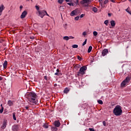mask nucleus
I'll return each mask as SVG.
<instances>
[{
  "instance_id": "1",
  "label": "nucleus",
  "mask_w": 131,
  "mask_h": 131,
  "mask_svg": "<svg viewBox=\"0 0 131 131\" xmlns=\"http://www.w3.org/2000/svg\"><path fill=\"white\" fill-rule=\"evenodd\" d=\"M27 96L28 101L30 102L29 103L31 104V105H32L33 104H36V103H37V100H36L37 95H36L35 93L33 92H30L27 94Z\"/></svg>"
},
{
  "instance_id": "2",
  "label": "nucleus",
  "mask_w": 131,
  "mask_h": 131,
  "mask_svg": "<svg viewBox=\"0 0 131 131\" xmlns=\"http://www.w3.org/2000/svg\"><path fill=\"white\" fill-rule=\"evenodd\" d=\"M113 114L116 116H120L122 115V107L119 105H116L113 110Z\"/></svg>"
},
{
  "instance_id": "3",
  "label": "nucleus",
  "mask_w": 131,
  "mask_h": 131,
  "mask_svg": "<svg viewBox=\"0 0 131 131\" xmlns=\"http://www.w3.org/2000/svg\"><path fill=\"white\" fill-rule=\"evenodd\" d=\"M130 77L127 76L125 78V79L121 82V86L122 88H124L126 84L129 83V81H130Z\"/></svg>"
},
{
  "instance_id": "4",
  "label": "nucleus",
  "mask_w": 131,
  "mask_h": 131,
  "mask_svg": "<svg viewBox=\"0 0 131 131\" xmlns=\"http://www.w3.org/2000/svg\"><path fill=\"white\" fill-rule=\"evenodd\" d=\"M87 68L85 66H83L81 68H80L79 72H77V75L78 76H80V75H83L84 74V71L86 70Z\"/></svg>"
},
{
  "instance_id": "5",
  "label": "nucleus",
  "mask_w": 131,
  "mask_h": 131,
  "mask_svg": "<svg viewBox=\"0 0 131 131\" xmlns=\"http://www.w3.org/2000/svg\"><path fill=\"white\" fill-rule=\"evenodd\" d=\"M47 14V11L46 10H40L38 11V16L41 18H43Z\"/></svg>"
},
{
  "instance_id": "6",
  "label": "nucleus",
  "mask_w": 131,
  "mask_h": 131,
  "mask_svg": "<svg viewBox=\"0 0 131 131\" xmlns=\"http://www.w3.org/2000/svg\"><path fill=\"white\" fill-rule=\"evenodd\" d=\"M8 124V121L7 120H5L2 124V126H1V128L2 129H5L7 127V125Z\"/></svg>"
},
{
  "instance_id": "7",
  "label": "nucleus",
  "mask_w": 131,
  "mask_h": 131,
  "mask_svg": "<svg viewBox=\"0 0 131 131\" xmlns=\"http://www.w3.org/2000/svg\"><path fill=\"white\" fill-rule=\"evenodd\" d=\"M108 53L109 51L108 50V49H105L102 52V56H103V57H104V56H106Z\"/></svg>"
},
{
  "instance_id": "8",
  "label": "nucleus",
  "mask_w": 131,
  "mask_h": 131,
  "mask_svg": "<svg viewBox=\"0 0 131 131\" xmlns=\"http://www.w3.org/2000/svg\"><path fill=\"white\" fill-rule=\"evenodd\" d=\"M73 38H74V37L72 36H66L63 37V39H64V40H69V39H73Z\"/></svg>"
},
{
  "instance_id": "9",
  "label": "nucleus",
  "mask_w": 131,
  "mask_h": 131,
  "mask_svg": "<svg viewBox=\"0 0 131 131\" xmlns=\"http://www.w3.org/2000/svg\"><path fill=\"white\" fill-rule=\"evenodd\" d=\"M70 15H71V16H77V9H75V10L72 11L71 12Z\"/></svg>"
},
{
  "instance_id": "10",
  "label": "nucleus",
  "mask_w": 131,
  "mask_h": 131,
  "mask_svg": "<svg viewBox=\"0 0 131 131\" xmlns=\"http://www.w3.org/2000/svg\"><path fill=\"white\" fill-rule=\"evenodd\" d=\"M26 15H27V11H24L21 13V15H20L21 19H24L25 17H26Z\"/></svg>"
},
{
  "instance_id": "11",
  "label": "nucleus",
  "mask_w": 131,
  "mask_h": 131,
  "mask_svg": "<svg viewBox=\"0 0 131 131\" xmlns=\"http://www.w3.org/2000/svg\"><path fill=\"white\" fill-rule=\"evenodd\" d=\"M5 10V6L3 5V4H2L0 6V16L2 15L3 13V11Z\"/></svg>"
},
{
  "instance_id": "12",
  "label": "nucleus",
  "mask_w": 131,
  "mask_h": 131,
  "mask_svg": "<svg viewBox=\"0 0 131 131\" xmlns=\"http://www.w3.org/2000/svg\"><path fill=\"white\" fill-rule=\"evenodd\" d=\"M92 0H83L81 2V4L82 5H84V4H89V3H91Z\"/></svg>"
},
{
  "instance_id": "13",
  "label": "nucleus",
  "mask_w": 131,
  "mask_h": 131,
  "mask_svg": "<svg viewBox=\"0 0 131 131\" xmlns=\"http://www.w3.org/2000/svg\"><path fill=\"white\" fill-rule=\"evenodd\" d=\"M60 124H61V123H60V121H55L54 122V125L56 127H59V126H60Z\"/></svg>"
},
{
  "instance_id": "14",
  "label": "nucleus",
  "mask_w": 131,
  "mask_h": 131,
  "mask_svg": "<svg viewBox=\"0 0 131 131\" xmlns=\"http://www.w3.org/2000/svg\"><path fill=\"white\" fill-rule=\"evenodd\" d=\"M3 65L4 69H7V67H8V61L7 60H5Z\"/></svg>"
},
{
  "instance_id": "15",
  "label": "nucleus",
  "mask_w": 131,
  "mask_h": 131,
  "mask_svg": "<svg viewBox=\"0 0 131 131\" xmlns=\"http://www.w3.org/2000/svg\"><path fill=\"white\" fill-rule=\"evenodd\" d=\"M110 23H111V26H112V27H115V25H116L115 21L111 20L110 21Z\"/></svg>"
},
{
  "instance_id": "16",
  "label": "nucleus",
  "mask_w": 131,
  "mask_h": 131,
  "mask_svg": "<svg viewBox=\"0 0 131 131\" xmlns=\"http://www.w3.org/2000/svg\"><path fill=\"white\" fill-rule=\"evenodd\" d=\"M70 90L68 89V88H66L64 91L63 92L64 93V94H68V93H69V91Z\"/></svg>"
},
{
  "instance_id": "17",
  "label": "nucleus",
  "mask_w": 131,
  "mask_h": 131,
  "mask_svg": "<svg viewBox=\"0 0 131 131\" xmlns=\"http://www.w3.org/2000/svg\"><path fill=\"white\" fill-rule=\"evenodd\" d=\"M7 104L10 106H13V101H12L11 100H8Z\"/></svg>"
},
{
  "instance_id": "18",
  "label": "nucleus",
  "mask_w": 131,
  "mask_h": 131,
  "mask_svg": "<svg viewBox=\"0 0 131 131\" xmlns=\"http://www.w3.org/2000/svg\"><path fill=\"white\" fill-rule=\"evenodd\" d=\"M92 11H93L94 13H97L98 12V8H97L96 7H93L92 8Z\"/></svg>"
},
{
  "instance_id": "19",
  "label": "nucleus",
  "mask_w": 131,
  "mask_h": 131,
  "mask_svg": "<svg viewBox=\"0 0 131 131\" xmlns=\"http://www.w3.org/2000/svg\"><path fill=\"white\" fill-rule=\"evenodd\" d=\"M92 50H93V47L92 46H90L88 50V53H91V52H92Z\"/></svg>"
},
{
  "instance_id": "20",
  "label": "nucleus",
  "mask_w": 131,
  "mask_h": 131,
  "mask_svg": "<svg viewBox=\"0 0 131 131\" xmlns=\"http://www.w3.org/2000/svg\"><path fill=\"white\" fill-rule=\"evenodd\" d=\"M51 130L52 131H57L58 130V128L56 127H51Z\"/></svg>"
},
{
  "instance_id": "21",
  "label": "nucleus",
  "mask_w": 131,
  "mask_h": 131,
  "mask_svg": "<svg viewBox=\"0 0 131 131\" xmlns=\"http://www.w3.org/2000/svg\"><path fill=\"white\" fill-rule=\"evenodd\" d=\"M72 47L73 48V49H77V48H78V45H72Z\"/></svg>"
},
{
  "instance_id": "22",
  "label": "nucleus",
  "mask_w": 131,
  "mask_h": 131,
  "mask_svg": "<svg viewBox=\"0 0 131 131\" xmlns=\"http://www.w3.org/2000/svg\"><path fill=\"white\" fill-rule=\"evenodd\" d=\"M13 118L14 120H17V119L16 118V114H15V113H13Z\"/></svg>"
},
{
  "instance_id": "23",
  "label": "nucleus",
  "mask_w": 131,
  "mask_h": 131,
  "mask_svg": "<svg viewBox=\"0 0 131 131\" xmlns=\"http://www.w3.org/2000/svg\"><path fill=\"white\" fill-rule=\"evenodd\" d=\"M97 102L98 104H100V105H103V101H102L101 100H99Z\"/></svg>"
},
{
  "instance_id": "24",
  "label": "nucleus",
  "mask_w": 131,
  "mask_h": 131,
  "mask_svg": "<svg viewBox=\"0 0 131 131\" xmlns=\"http://www.w3.org/2000/svg\"><path fill=\"white\" fill-rule=\"evenodd\" d=\"M13 129H14L15 130H18V126L14 125L13 126Z\"/></svg>"
},
{
  "instance_id": "25",
  "label": "nucleus",
  "mask_w": 131,
  "mask_h": 131,
  "mask_svg": "<svg viewBox=\"0 0 131 131\" xmlns=\"http://www.w3.org/2000/svg\"><path fill=\"white\" fill-rule=\"evenodd\" d=\"M93 35L94 36H97V35H98V32H97V31H94Z\"/></svg>"
},
{
  "instance_id": "26",
  "label": "nucleus",
  "mask_w": 131,
  "mask_h": 131,
  "mask_svg": "<svg viewBox=\"0 0 131 131\" xmlns=\"http://www.w3.org/2000/svg\"><path fill=\"white\" fill-rule=\"evenodd\" d=\"M67 5H69V6H74L75 4L73 3H67Z\"/></svg>"
},
{
  "instance_id": "27",
  "label": "nucleus",
  "mask_w": 131,
  "mask_h": 131,
  "mask_svg": "<svg viewBox=\"0 0 131 131\" xmlns=\"http://www.w3.org/2000/svg\"><path fill=\"white\" fill-rule=\"evenodd\" d=\"M86 41H88V39H86L84 40V41L83 42L82 46H85V45H86Z\"/></svg>"
},
{
  "instance_id": "28",
  "label": "nucleus",
  "mask_w": 131,
  "mask_h": 131,
  "mask_svg": "<svg viewBox=\"0 0 131 131\" xmlns=\"http://www.w3.org/2000/svg\"><path fill=\"white\" fill-rule=\"evenodd\" d=\"M108 20H106L104 21V24H105V25L106 26H108Z\"/></svg>"
},
{
  "instance_id": "29",
  "label": "nucleus",
  "mask_w": 131,
  "mask_h": 131,
  "mask_svg": "<svg viewBox=\"0 0 131 131\" xmlns=\"http://www.w3.org/2000/svg\"><path fill=\"white\" fill-rule=\"evenodd\" d=\"M43 127H44V128H49V126L47 124H44L43 125Z\"/></svg>"
},
{
  "instance_id": "30",
  "label": "nucleus",
  "mask_w": 131,
  "mask_h": 131,
  "mask_svg": "<svg viewBox=\"0 0 131 131\" xmlns=\"http://www.w3.org/2000/svg\"><path fill=\"white\" fill-rule=\"evenodd\" d=\"M58 1V4H63V1H64V0H57Z\"/></svg>"
},
{
  "instance_id": "31",
  "label": "nucleus",
  "mask_w": 131,
  "mask_h": 131,
  "mask_svg": "<svg viewBox=\"0 0 131 131\" xmlns=\"http://www.w3.org/2000/svg\"><path fill=\"white\" fill-rule=\"evenodd\" d=\"M35 8H36V10H37V11H38H38H40V10H39V7H38V6H35Z\"/></svg>"
},
{
  "instance_id": "32",
  "label": "nucleus",
  "mask_w": 131,
  "mask_h": 131,
  "mask_svg": "<svg viewBox=\"0 0 131 131\" xmlns=\"http://www.w3.org/2000/svg\"><path fill=\"white\" fill-rule=\"evenodd\" d=\"M79 16H76V17H75V20L76 21H78V20H79Z\"/></svg>"
},
{
  "instance_id": "33",
  "label": "nucleus",
  "mask_w": 131,
  "mask_h": 131,
  "mask_svg": "<svg viewBox=\"0 0 131 131\" xmlns=\"http://www.w3.org/2000/svg\"><path fill=\"white\" fill-rule=\"evenodd\" d=\"M67 26H68L67 24H65L63 25V27H64V29H67Z\"/></svg>"
},
{
  "instance_id": "34",
  "label": "nucleus",
  "mask_w": 131,
  "mask_h": 131,
  "mask_svg": "<svg viewBox=\"0 0 131 131\" xmlns=\"http://www.w3.org/2000/svg\"><path fill=\"white\" fill-rule=\"evenodd\" d=\"M4 112V107H2V108L0 110V113H3Z\"/></svg>"
},
{
  "instance_id": "35",
  "label": "nucleus",
  "mask_w": 131,
  "mask_h": 131,
  "mask_svg": "<svg viewBox=\"0 0 131 131\" xmlns=\"http://www.w3.org/2000/svg\"><path fill=\"white\" fill-rule=\"evenodd\" d=\"M108 3H109V1H108V0H105V1L104 2V5H106V4H108Z\"/></svg>"
},
{
  "instance_id": "36",
  "label": "nucleus",
  "mask_w": 131,
  "mask_h": 131,
  "mask_svg": "<svg viewBox=\"0 0 131 131\" xmlns=\"http://www.w3.org/2000/svg\"><path fill=\"white\" fill-rule=\"evenodd\" d=\"M77 59H78V60H79V61H81V60H82L81 57L80 56H77Z\"/></svg>"
},
{
  "instance_id": "37",
  "label": "nucleus",
  "mask_w": 131,
  "mask_h": 131,
  "mask_svg": "<svg viewBox=\"0 0 131 131\" xmlns=\"http://www.w3.org/2000/svg\"><path fill=\"white\" fill-rule=\"evenodd\" d=\"M82 35H83L84 36H85V35H86V32H83L82 33Z\"/></svg>"
},
{
  "instance_id": "38",
  "label": "nucleus",
  "mask_w": 131,
  "mask_h": 131,
  "mask_svg": "<svg viewBox=\"0 0 131 131\" xmlns=\"http://www.w3.org/2000/svg\"><path fill=\"white\" fill-rule=\"evenodd\" d=\"M103 125H104V126H106V122L105 121H103Z\"/></svg>"
},
{
  "instance_id": "39",
  "label": "nucleus",
  "mask_w": 131,
  "mask_h": 131,
  "mask_svg": "<svg viewBox=\"0 0 131 131\" xmlns=\"http://www.w3.org/2000/svg\"><path fill=\"white\" fill-rule=\"evenodd\" d=\"M84 16V14H82L80 16V18H83V17Z\"/></svg>"
},
{
  "instance_id": "40",
  "label": "nucleus",
  "mask_w": 131,
  "mask_h": 131,
  "mask_svg": "<svg viewBox=\"0 0 131 131\" xmlns=\"http://www.w3.org/2000/svg\"><path fill=\"white\" fill-rule=\"evenodd\" d=\"M44 79H45L46 80H48V77L47 76H45Z\"/></svg>"
},
{
  "instance_id": "41",
  "label": "nucleus",
  "mask_w": 131,
  "mask_h": 131,
  "mask_svg": "<svg viewBox=\"0 0 131 131\" xmlns=\"http://www.w3.org/2000/svg\"><path fill=\"white\" fill-rule=\"evenodd\" d=\"M111 16H112V13H108V17H111Z\"/></svg>"
},
{
  "instance_id": "42",
  "label": "nucleus",
  "mask_w": 131,
  "mask_h": 131,
  "mask_svg": "<svg viewBox=\"0 0 131 131\" xmlns=\"http://www.w3.org/2000/svg\"><path fill=\"white\" fill-rule=\"evenodd\" d=\"M19 9L20 10H22V9H23V6L22 5H20L19 7Z\"/></svg>"
},
{
  "instance_id": "43",
  "label": "nucleus",
  "mask_w": 131,
  "mask_h": 131,
  "mask_svg": "<svg viewBox=\"0 0 131 131\" xmlns=\"http://www.w3.org/2000/svg\"><path fill=\"white\" fill-rule=\"evenodd\" d=\"M91 6L89 5V4H85L84 7H90Z\"/></svg>"
},
{
  "instance_id": "44",
  "label": "nucleus",
  "mask_w": 131,
  "mask_h": 131,
  "mask_svg": "<svg viewBox=\"0 0 131 131\" xmlns=\"http://www.w3.org/2000/svg\"><path fill=\"white\" fill-rule=\"evenodd\" d=\"M66 2H67V3H71V1H70V0H66Z\"/></svg>"
},
{
  "instance_id": "45",
  "label": "nucleus",
  "mask_w": 131,
  "mask_h": 131,
  "mask_svg": "<svg viewBox=\"0 0 131 131\" xmlns=\"http://www.w3.org/2000/svg\"><path fill=\"white\" fill-rule=\"evenodd\" d=\"M126 12H127L128 13H129V14H130V12H129V11H128V8L126 9Z\"/></svg>"
},
{
  "instance_id": "46",
  "label": "nucleus",
  "mask_w": 131,
  "mask_h": 131,
  "mask_svg": "<svg viewBox=\"0 0 131 131\" xmlns=\"http://www.w3.org/2000/svg\"><path fill=\"white\" fill-rule=\"evenodd\" d=\"M30 39H34V37L31 36L30 37Z\"/></svg>"
},
{
  "instance_id": "47",
  "label": "nucleus",
  "mask_w": 131,
  "mask_h": 131,
  "mask_svg": "<svg viewBox=\"0 0 131 131\" xmlns=\"http://www.w3.org/2000/svg\"><path fill=\"white\" fill-rule=\"evenodd\" d=\"M56 72H57L58 73L60 72V70H59V69H57Z\"/></svg>"
},
{
  "instance_id": "48",
  "label": "nucleus",
  "mask_w": 131,
  "mask_h": 131,
  "mask_svg": "<svg viewBox=\"0 0 131 131\" xmlns=\"http://www.w3.org/2000/svg\"><path fill=\"white\" fill-rule=\"evenodd\" d=\"M25 108L26 109V110H28V109H29V107L28 106H26Z\"/></svg>"
},
{
  "instance_id": "49",
  "label": "nucleus",
  "mask_w": 131,
  "mask_h": 131,
  "mask_svg": "<svg viewBox=\"0 0 131 131\" xmlns=\"http://www.w3.org/2000/svg\"><path fill=\"white\" fill-rule=\"evenodd\" d=\"M75 4H76V5H77V4H78V0H76Z\"/></svg>"
},
{
  "instance_id": "50",
  "label": "nucleus",
  "mask_w": 131,
  "mask_h": 131,
  "mask_svg": "<svg viewBox=\"0 0 131 131\" xmlns=\"http://www.w3.org/2000/svg\"><path fill=\"white\" fill-rule=\"evenodd\" d=\"M112 3H115V1L114 0H110Z\"/></svg>"
},
{
  "instance_id": "51",
  "label": "nucleus",
  "mask_w": 131,
  "mask_h": 131,
  "mask_svg": "<svg viewBox=\"0 0 131 131\" xmlns=\"http://www.w3.org/2000/svg\"><path fill=\"white\" fill-rule=\"evenodd\" d=\"M54 75H59V73H57V72H56V73H55L54 74Z\"/></svg>"
},
{
  "instance_id": "52",
  "label": "nucleus",
  "mask_w": 131,
  "mask_h": 131,
  "mask_svg": "<svg viewBox=\"0 0 131 131\" xmlns=\"http://www.w3.org/2000/svg\"><path fill=\"white\" fill-rule=\"evenodd\" d=\"M0 80H3V77L2 76H0Z\"/></svg>"
},
{
  "instance_id": "53",
  "label": "nucleus",
  "mask_w": 131,
  "mask_h": 131,
  "mask_svg": "<svg viewBox=\"0 0 131 131\" xmlns=\"http://www.w3.org/2000/svg\"><path fill=\"white\" fill-rule=\"evenodd\" d=\"M57 85H58V84H57V83H55V84H54V86H57Z\"/></svg>"
},
{
  "instance_id": "54",
  "label": "nucleus",
  "mask_w": 131,
  "mask_h": 131,
  "mask_svg": "<svg viewBox=\"0 0 131 131\" xmlns=\"http://www.w3.org/2000/svg\"><path fill=\"white\" fill-rule=\"evenodd\" d=\"M3 42V40H0V43H2Z\"/></svg>"
},
{
  "instance_id": "55",
  "label": "nucleus",
  "mask_w": 131,
  "mask_h": 131,
  "mask_svg": "<svg viewBox=\"0 0 131 131\" xmlns=\"http://www.w3.org/2000/svg\"><path fill=\"white\" fill-rule=\"evenodd\" d=\"M46 15H47V16H49V14H48L47 12H46Z\"/></svg>"
},
{
  "instance_id": "56",
  "label": "nucleus",
  "mask_w": 131,
  "mask_h": 131,
  "mask_svg": "<svg viewBox=\"0 0 131 131\" xmlns=\"http://www.w3.org/2000/svg\"><path fill=\"white\" fill-rule=\"evenodd\" d=\"M1 107H3V104H1Z\"/></svg>"
},
{
  "instance_id": "57",
  "label": "nucleus",
  "mask_w": 131,
  "mask_h": 131,
  "mask_svg": "<svg viewBox=\"0 0 131 131\" xmlns=\"http://www.w3.org/2000/svg\"><path fill=\"white\" fill-rule=\"evenodd\" d=\"M129 1V2H131V0H128Z\"/></svg>"
},
{
  "instance_id": "58",
  "label": "nucleus",
  "mask_w": 131,
  "mask_h": 131,
  "mask_svg": "<svg viewBox=\"0 0 131 131\" xmlns=\"http://www.w3.org/2000/svg\"><path fill=\"white\" fill-rule=\"evenodd\" d=\"M27 2H29V0H27Z\"/></svg>"
},
{
  "instance_id": "59",
  "label": "nucleus",
  "mask_w": 131,
  "mask_h": 131,
  "mask_svg": "<svg viewBox=\"0 0 131 131\" xmlns=\"http://www.w3.org/2000/svg\"><path fill=\"white\" fill-rule=\"evenodd\" d=\"M31 2H33L32 0H31Z\"/></svg>"
}]
</instances>
